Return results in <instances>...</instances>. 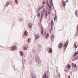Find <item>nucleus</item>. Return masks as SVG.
<instances>
[{
	"instance_id": "obj_1",
	"label": "nucleus",
	"mask_w": 78,
	"mask_h": 78,
	"mask_svg": "<svg viewBox=\"0 0 78 78\" xmlns=\"http://www.w3.org/2000/svg\"><path fill=\"white\" fill-rule=\"evenodd\" d=\"M52 0H50V5L48 4H47L46 5V8L48 9V7H47V6H48V7L49 8H50L52 6H53V3H52Z\"/></svg>"
},
{
	"instance_id": "obj_2",
	"label": "nucleus",
	"mask_w": 78,
	"mask_h": 78,
	"mask_svg": "<svg viewBox=\"0 0 78 78\" xmlns=\"http://www.w3.org/2000/svg\"><path fill=\"white\" fill-rule=\"evenodd\" d=\"M16 48H17V47H16V46H15L11 48L10 49V50L11 51H13V50H16Z\"/></svg>"
},
{
	"instance_id": "obj_3",
	"label": "nucleus",
	"mask_w": 78,
	"mask_h": 78,
	"mask_svg": "<svg viewBox=\"0 0 78 78\" xmlns=\"http://www.w3.org/2000/svg\"><path fill=\"white\" fill-rule=\"evenodd\" d=\"M43 78H49V77L48 76V75L44 73L43 75Z\"/></svg>"
},
{
	"instance_id": "obj_4",
	"label": "nucleus",
	"mask_w": 78,
	"mask_h": 78,
	"mask_svg": "<svg viewBox=\"0 0 78 78\" xmlns=\"http://www.w3.org/2000/svg\"><path fill=\"white\" fill-rule=\"evenodd\" d=\"M63 46V44H62V43H59L58 44V47L59 48H62V46Z\"/></svg>"
},
{
	"instance_id": "obj_5",
	"label": "nucleus",
	"mask_w": 78,
	"mask_h": 78,
	"mask_svg": "<svg viewBox=\"0 0 78 78\" xmlns=\"http://www.w3.org/2000/svg\"><path fill=\"white\" fill-rule=\"evenodd\" d=\"M35 39H39L40 37V35L39 34H37L35 35Z\"/></svg>"
},
{
	"instance_id": "obj_6",
	"label": "nucleus",
	"mask_w": 78,
	"mask_h": 78,
	"mask_svg": "<svg viewBox=\"0 0 78 78\" xmlns=\"http://www.w3.org/2000/svg\"><path fill=\"white\" fill-rule=\"evenodd\" d=\"M53 27H51V29H50V30H49V32H50V33H52L53 32Z\"/></svg>"
},
{
	"instance_id": "obj_7",
	"label": "nucleus",
	"mask_w": 78,
	"mask_h": 78,
	"mask_svg": "<svg viewBox=\"0 0 78 78\" xmlns=\"http://www.w3.org/2000/svg\"><path fill=\"white\" fill-rule=\"evenodd\" d=\"M28 27L29 28H31V27H32V24L31 23H29L28 25Z\"/></svg>"
},
{
	"instance_id": "obj_8",
	"label": "nucleus",
	"mask_w": 78,
	"mask_h": 78,
	"mask_svg": "<svg viewBox=\"0 0 78 78\" xmlns=\"http://www.w3.org/2000/svg\"><path fill=\"white\" fill-rule=\"evenodd\" d=\"M49 53H52V49H51V48H49V51H48Z\"/></svg>"
},
{
	"instance_id": "obj_9",
	"label": "nucleus",
	"mask_w": 78,
	"mask_h": 78,
	"mask_svg": "<svg viewBox=\"0 0 78 78\" xmlns=\"http://www.w3.org/2000/svg\"><path fill=\"white\" fill-rule=\"evenodd\" d=\"M48 37H49V34L47 33L46 36H45V37H46V39H48Z\"/></svg>"
},
{
	"instance_id": "obj_10",
	"label": "nucleus",
	"mask_w": 78,
	"mask_h": 78,
	"mask_svg": "<svg viewBox=\"0 0 78 78\" xmlns=\"http://www.w3.org/2000/svg\"><path fill=\"white\" fill-rule=\"evenodd\" d=\"M47 15H48V11H46L45 13V17H47Z\"/></svg>"
},
{
	"instance_id": "obj_11",
	"label": "nucleus",
	"mask_w": 78,
	"mask_h": 78,
	"mask_svg": "<svg viewBox=\"0 0 78 78\" xmlns=\"http://www.w3.org/2000/svg\"><path fill=\"white\" fill-rule=\"evenodd\" d=\"M62 3L63 4V6H66V3H65V2H64V1H62Z\"/></svg>"
},
{
	"instance_id": "obj_12",
	"label": "nucleus",
	"mask_w": 78,
	"mask_h": 78,
	"mask_svg": "<svg viewBox=\"0 0 78 78\" xmlns=\"http://www.w3.org/2000/svg\"><path fill=\"white\" fill-rule=\"evenodd\" d=\"M25 35L26 36H28V32L27 31H25L24 32Z\"/></svg>"
},
{
	"instance_id": "obj_13",
	"label": "nucleus",
	"mask_w": 78,
	"mask_h": 78,
	"mask_svg": "<svg viewBox=\"0 0 78 78\" xmlns=\"http://www.w3.org/2000/svg\"><path fill=\"white\" fill-rule=\"evenodd\" d=\"M43 33H44V28H43V27H41V34L43 35Z\"/></svg>"
},
{
	"instance_id": "obj_14",
	"label": "nucleus",
	"mask_w": 78,
	"mask_h": 78,
	"mask_svg": "<svg viewBox=\"0 0 78 78\" xmlns=\"http://www.w3.org/2000/svg\"><path fill=\"white\" fill-rule=\"evenodd\" d=\"M55 36L54 35H52L51 37V40H53L54 38L55 37Z\"/></svg>"
},
{
	"instance_id": "obj_15",
	"label": "nucleus",
	"mask_w": 78,
	"mask_h": 78,
	"mask_svg": "<svg viewBox=\"0 0 78 78\" xmlns=\"http://www.w3.org/2000/svg\"><path fill=\"white\" fill-rule=\"evenodd\" d=\"M75 67V68H76V64H72V67Z\"/></svg>"
},
{
	"instance_id": "obj_16",
	"label": "nucleus",
	"mask_w": 78,
	"mask_h": 78,
	"mask_svg": "<svg viewBox=\"0 0 78 78\" xmlns=\"http://www.w3.org/2000/svg\"><path fill=\"white\" fill-rule=\"evenodd\" d=\"M53 25H54L53 21H51V27H53Z\"/></svg>"
},
{
	"instance_id": "obj_17",
	"label": "nucleus",
	"mask_w": 78,
	"mask_h": 78,
	"mask_svg": "<svg viewBox=\"0 0 78 78\" xmlns=\"http://www.w3.org/2000/svg\"><path fill=\"white\" fill-rule=\"evenodd\" d=\"M78 46V43H76V44H75V48H77Z\"/></svg>"
},
{
	"instance_id": "obj_18",
	"label": "nucleus",
	"mask_w": 78,
	"mask_h": 78,
	"mask_svg": "<svg viewBox=\"0 0 78 78\" xmlns=\"http://www.w3.org/2000/svg\"><path fill=\"white\" fill-rule=\"evenodd\" d=\"M67 46V43H66L65 44H64V47H65V48H66Z\"/></svg>"
},
{
	"instance_id": "obj_19",
	"label": "nucleus",
	"mask_w": 78,
	"mask_h": 78,
	"mask_svg": "<svg viewBox=\"0 0 78 78\" xmlns=\"http://www.w3.org/2000/svg\"><path fill=\"white\" fill-rule=\"evenodd\" d=\"M20 53L21 56H23V52H22V51H20Z\"/></svg>"
},
{
	"instance_id": "obj_20",
	"label": "nucleus",
	"mask_w": 78,
	"mask_h": 78,
	"mask_svg": "<svg viewBox=\"0 0 78 78\" xmlns=\"http://www.w3.org/2000/svg\"><path fill=\"white\" fill-rule=\"evenodd\" d=\"M67 66L68 67V69H70V65H68Z\"/></svg>"
},
{
	"instance_id": "obj_21",
	"label": "nucleus",
	"mask_w": 78,
	"mask_h": 78,
	"mask_svg": "<svg viewBox=\"0 0 78 78\" xmlns=\"http://www.w3.org/2000/svg\"><path fill=\"white\" fill-rule=\"evenodd\" d=\"M78 53V51H76L75 53L74 54V56H75V55H77Z\"/></svg>"
},
{
	"instance_id": "obj_22",
	"label": "nucleus",
	"mask_w": 78,
	"mask_h": 78,
	"mask_svg": "<svg viewBox=\"0 0 78 78\" xmlns=\"http://www.w3.org/2000/svg\"><path fill=\"white\" fill-rule=\"evenodd\" d=\"M57 19V17L56 16V15L55 17L54 20L55 21V20H56Z\"/></svg>"
},
{
	"instance_id": "obj_23",
	"label": "nucleus",
	"mask_w": 78,
	"mask_h": 78,
	"mask_svg": "<svg viewBox=\"0 0 78 78\" xmlns=\"http://www.w3.org/2000/svg\"><path fill=\"white\" fill-rule=\"evenodd\" d=\"M31 41V40L30 39V38H29L28 39V42H30V41Z\"/></svg>"
},
{
	"instance_id": "obj_24",
	"label": "nucleus",
	"mask_w": 78,
	"mask_h": 78,
	"mask_svg": "<svg viewBox=\"0 0 78 78\" xmlns=\"http://www.w3.org/2000/svg\"><path fill=\"white\" fill-rule=\"evenodd\" d=\"M27 48H28L24 47V50H27Z\"/></svg>"
},
{
	"instance_id": "obj_25",
	"label": "nucleus",
	"mask_w": 78,
	"mask_h": 78,
	"mask_svg": "<svg viewBox=\"0 0 78 78\" xmlns=\"http://www.w3.org/2000/svg\"><path fill=\"white\" fill-rule=\"evenodd\" d=\"M15 2L16 4L18 3V1L17 0H16Z\"/></svg>"
},
{
	"instance_id": "obj_26",
	"label": "nucleus",
	"mask_w": 78,
	"mask_h": 78,
	"mask_svg": "<svg viewBox=\"0 0 78 78\" xmlns=\"http://www.w3.org/2000/svg\"><path fill=\"white\" fill-rule=\"evenodd\" d=\"M48 14H51V12H50V9H49Z\"/></svg>"
},
{
	"instance_id": "obj_27",
	"label": "nucleus",
	"mask_w": 78,
	"mask_h": 78,
	"mask_svg": "<svg viewBox=\"0 0 78 78\" xmlns=\"http://www.w3.org/2000/svg\"><path fill=\"white\" fill-rule=\"evenodd\" d=\"M37 16L38 17H40V13H38L37 14Z\"/></svg>"
},
{
	"instance_id": "obj_28",
	"label": "nucleus",
	"mask_w": 78,
	"mask_h": 78,
	"mask_svg": "<svg viewBox=\"0 0 78 78\" xmlns=\"http://www.w3.org/2000/svg\"><path fill=\"white\" fill-rule=\"evenodd\" d=\"M45 9H44L43 11V13H45Z\"/></svg>"
},
{
	"instance_id": "obj_29",
	"label": "nucleus",
	"mask_w": 78,
	"mask_h": 78,
	"mask_svg": "<svg viewBox=\"0 0 78 78\" xmlns=\"http://www.w3.org/2000/svg\"><path fill=\"white\" fill-rule=\"evenodd\" d=\"M9 2H7L6 3V5H9Z\"/></svg>"
},
{
	"instance_id": "obj_30",
	"label": "nucleus",
	"mask_w": 78,
	"mask_h": 78,
	"mask_svg": "<svg viewBox=\"0 0 78 78\" xmlns=\"http://www.w3.org/2000/svg\"><path fill=\"white\" fill-rule=\"evenodd\" d=\"M48 0H47V5H48Z\"/></svg>"
},
{
	"instance_id": "obj_31",
	"label": "nucleus",
	"mask_w": 78,
	"mask_h": 78,
	"mask_svg": "<svg viewBox=\"0 0 78 78\" xmlns=\"http://www.w3.org/2000/svg\"><path fill=\"white\" fill-rule=\"evenodd\" d=\"M43 4H45V1H43Z\"/></svg>"
},
{
	"instance_id": "obj_32",
	"label": "nucleus",
	"mask_w": 78,
	"mask_h": 78,
	"mask_svg": "<svg viewBox=\"0 0 78 78\" xmlns=\"http://www.w3.org/2000/svg\"><path fill=\"white\" fill-rule=\"evenodd\" d=\"M43 16H44V15H41V19H42V18L43 17Z\"/></svg>"
},
{
	"instance_id": "obj_33",
	"label": "nucleus",
	"mask_w": 78,
	"mask_h": 78,
	"mask_svg": "<svg viewBox=\"0 0 78 78\" xmlns=\"http://www.w3.org/2000/svg\"><path fill=\"white\" fill-rule=\"evenodd\" d=\"M75 13L76 14V16L78 17V15L77 14H76V12H75Z\"/></svg>"
},
{
	"instance_id": "obj_34",
	"label": "nucleus",
	"mask_w": 78,
	"mask_h": 78,
	"mask_svg": "<svg viewBox=\"0 0 78 78\" xmlns=\"http://www.w3.org/2000/svg\"><path fill=\"white\" fill-rule=\"evenodd\" d=\"M68 77L69 78H70V76H68Z\"/></svg>"
},
{
	"instance_id": "obj_35",
	"label": "nucleus",
	"mask_w": 78,
	"mask_h": 78,
	"mask_svg": "<svg viewBox=\"0 0 78 78\" xmlns=\"http://www.w3.org/2000/svg\"><path fill=\"white\" fill-rule=\"evenodd\" d=\"M66 2V3H67V2H68V0H67Z\"/></svg>"
},
{
	"instance_id": "obj_36",
	"label": "nucleus",
	"mask_w": 78,
	"mask_h": 78,
	"mask_svg": "<svg viewBox=\"0 0 78 78\" xmlns=\"http://www.w3.org/2000/svg\"><path fill=\"white\" fill-rule=\"evenodd\" d=\"M33 78H36V76L34 77L33 76Z\"/></svg>"
},
{
	"instance_id": "obj_37",
	"label": "nucleus",
	"mask_w": 78,
	"mask_h": 78,
	"mask_svg": "<svg viewBox=\"0 0 78 78\" xmlns=\"http://www.w3.org/2000/svg\"><path fill=\"white\" fill-rule=\"evenodd\" d=\"M42 8H44V6L43 5H42Z\"/></svg>"
},
{
	"instance_id": "obj_38",
	"label": "nucleus",
	"mask_w": 78,
	"mask_h": 78,
	"mask_svg": "<svg viewBox=\"0 0 78 78\" xmlns=\"http://www.w3.org/2000/svg\"><path fill=\"white\" fill-rule=\"evenodd\" d=\"M44 33H45V34L46 33V32H45Z\"/></svg>"
}]
</instances>
